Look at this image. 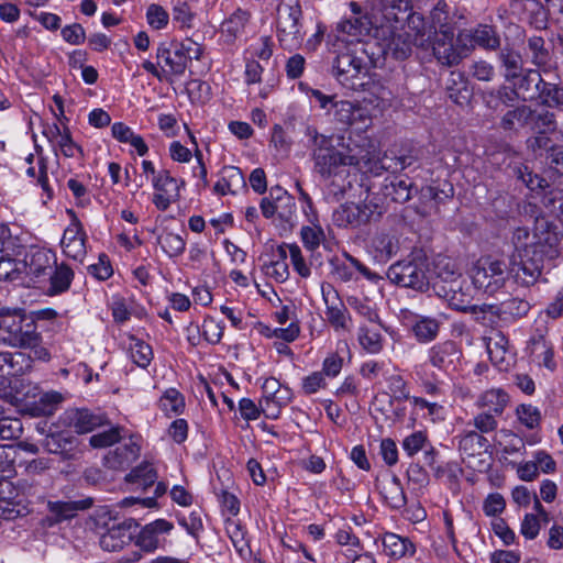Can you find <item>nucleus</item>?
Returning <instances> with one entry per match:
<instances>
[{"label":"nucleus","mask_w":563,"mask_h":563,"mask_svg":"<svg viewBox=\"0 0 563 563\" xmlns=\"http://www.w3.org/2000/svg\"><path fill=\"white\" fill-rule=\"evenodd\" d=\"M0 342L12 347H36L42 342L36 324L29 321L24 310L0 308Z\"/></svg>","instance_id":"f257e3e1"},{"label":"nucleus","mask_w":563,"mask_h":563,"mask_svg":"<svg viewBox=\"0 0 563 563\" xmlns=\"http://www.w3.org/2000/svg\"><path fill=\"white\" fill-rule=\"evenodd\" d=\"M387 277L393 284L424 292L431 284L429 260L423 251L416 250L406 258L390 265Z\"/></svg>","instance_id":"f03ea898"},{"label":"nucleus","mask_w":563,"mask_h":563,"mask_svg":"<svg viewBox=\"0 0 563 563\" xmlns=\"http://www.w3.org/2000/svg\"><path fill=\"white\" fill-rule=\"evenodd\" d=\"M202 47L191 41L165 44L162 43L156 49V59L158 66H163L165 71V81L173 82L174 78L184 76L188 65L192 59H200Z\"/></svg>","instance_id":"7ed1b4c3"},{"label":"nucleus","mask_w":563,"mask_h":563,"mask_svg":"<svg viewBox=\"0 0 563 563\" xmlns=\"http://www.w3.org/2000/svg\"><path fill=\"white\" fill-rule=\"evenodd\" d=\"M470 275L475 288L494 295L505 286L509 272L505 262L488 256L477 260Z\"/></svg>","instance_id":"20e7f679"},{"label":"nucleus","mask_w":563,"mask_h":563,"mask_svg":"<svg viewBox=\"0 0 563 563\" xmlns=\"http://www.w3.org/2000/svg\"><path fill=\"white\" fill-rule=\"evenodd\" d=\"M404 27L389 24L373 29V36L385 59L404 60L411 55V35Z\"/></svg>","instance_id":"39448f33"},{"label":"nucleus","mask_w":563,"mask_h":563,"mask_svg":"<svg viewBox=\"0 0 563 563\" xmlns=\"http://www.w3.org/2000/svg\"><path fill=\"white\" fill-rule=\"evenodd\" d=\"M277 33L283 48L292 51L298 48L303 41L302 11L298 2L282 3L277 10Z\"/></svg>","instance_id":"423d86ee"},{"label":"nucleus","mask_w":563,"mask_h":563,"mask_svg":"<svg viewBox=\"0 0 563 563\" xmlns=\"http://www.w3.org/2000/svg\"><path fill=\"white\" fill-rule=\"evenodd\" d=\"M368 63L351 52L339 54L332 64V75L341 86L350 90L363 87L369 71Z\"/></svg>","instance_id":"0eeeda50"},{"label":"nucleus","mask_w":563,"mask_h":563,"mask_svg":"<svg viewBox=\"0 0 563 563\" xmlns=\"http://www.w3.org/2000/svg\"><path fill=\"white\" fill-rule=\"evenodd\" d=\"M433 55L437 60L448 67L455 66L465 58L470 52L468 45L454 40V31L451 26L442 25L435 33L432 45Z\"/></svg>","instance_id":"6e6552de"},{"label":"nucleus","mask_w":563,"mask_h":563,"mask_svg":"<svg viewBox=\"0 0 563 563\" xmlns=\"http://www.w3.org/2000/svg\"><path fill=\"white\" fill-rule=\"evenodd\" d=\"M372 27L394 24L405 26L410 15L411 0H369Z\"/></svg>","instance_id":"1a4fd4ad"},{"label":"nucleus","mask_w":563,"mask_h":563,"mask_svg":"<svg viewBox=\"0 0 563 563\" xmlns=\"http://www.w3.org/2000/svg\"><path fill=\"white\" fill-rule=\"evenodd\" d=\"M512 243L517 255L526 253V251L536 253H539V251L554 252L558 236L550 230L549 225H547V229L542 225L537 227L533 233H530L527 228H518L512 234Z\"/></svg>","instance_id":"9d476101"},{"label":"nucleus","mask_w":563,"mask_h":563,"mask_svg":"<svg viewBox=\"0 0 563 563\" xmlns=\"http://www.w3.org/2000/svg\"><path fill=\"white\" fill-rule=\"evenodd\" d=\"M552 253L544 251L520 253L517 255L519 261L515 260L508 272L517 284L526 287L534 285L541 276L545 256Z\"/></svg>","instance_id":"9b49d317"},{"label":"nucleus","mask_w":563,"mask_h":563,"mask_svg":"<svg viewBox=\"0 0 563 563\" xmlns=\"http://www.w3.org/2000/svg\"><path fill=\"white\" fill-rule=\"evenodd\" d=\"M56 262L57 256L53 251L31 246L22 261L23 273L34 283L46 280Z\"/></svg>","instance_id":"f8f14e48"},{"label":"nucleus","mask_w":563,"mask_h":563,"mask_svg":"<svg viewBox=\"0 0 563 563\" xmlns=\"http://www.w3.org/2000/svg\"><path fill=\"white\" fill-rule=\"evenodd\" d=\"M461 357L462 352L456 342L452 340L439 342L428 351L429 364L445 374L457 369Z\"/></svg>","instance_id":"ddd939ff"},{"label":"nucleus","mask_w":563,"mask_h":563,"mask_svg":"<svg viewBox=\"0 0 563 563\" xmlns=\"http://www.w3.org/2000/svg\"><path fill=\"white\" fill-rule=\"evenodd\" d=\"M377 209L376 205L363 203H344L334 210L332 214L333 223L340 228H357L368 222Z\"/></svg>","instance_id":"4468645a"},{"label":"nucleus","mask_w":563,"mask_h":563,"mask_svg":"<svg viewBox=\"0 0 563 563\" xmlns=\"http://www.w3.org/2000/svg\"><path fill=\"white\" fill-rule=\"evenodd\" d=\"M152 185L156 190L153 196V203L158 210L165 211L172 202L178 199L180 185H184V181L179 184L169 170L162 169L152 178Z\"/></svg>","instance_id":"2eb2a0df"},{"label":"nucleus","mask_w":563,"mask_h":563,"mask_svg":"<svg viewBox=\"0 0 563 563\" xmlns=\"http://www.w3.org/2000/svg\"><path fill=\"white\" fill-rule=\"evenodd\" d=\"M334 120L343 126H356L367 129L372 122L368 110L358 103L349 100H340L333 103Z\"/></svg>","instance_id":"dca6fc26"},{"label":"nucleus","mask_w":563,"mask_h":563,"mask_svg":"<svg viewBox=\"0 0 563 563\" xmlns=\"http://www.w3.org/2000/svg\"><path fill=\"white\" fill-rule=\"evenodd\" d=\"M322 298L325 303V316L329 323L338 330H347L349 312L339 297L336 289L329 283L321 285Z\"/></svg>","instance_id":"f3484780"},{"label":"nucleus","mask_w":563,"mask_h":563,"mask_svg":"<svg viewBox=\"0 0 563 563\" xmlns=\"http://www.w3.org/2000/svg\"><path fill=\"white\" fill-rule=\"evenodd\" d=\"M311 156L314 163V172L324 179L335 175L340 166H345L342 151L334 147L332 140L327 145L313 150Z\"/></svg>","instance_id":"a211bd4d"},{"label":"nucleus","mask_w":563,"mask_h":563,"mask_svg":"<svg viewBox=\"0 0 563 563\" xmlns=\"http://www.w3.org/2000/svg\"><path fill=\"white\" fill-rule=\"evenodd\" d=\"M63 420L66 424L74 428L77 433L92 432L95 429L109 423L104 413L92 412L85 408L66 410Z\"/></svg>","instance_id":"6ab92c4d"},{"label":"nucleus","mask_w":563,"mask_h":563,"mask_svg":"<svg viewBox=\"0 0 563 563\" xmlns=\"http://www.w3.org/2000/svg\"><path fill=\"white\" fill-rule=\"evenodd\" d=\"M132 528H136L134 520L129 519L113 522L100 537V547L110 552L119 551L130 544L133 538Z\"/></svg>","instance_id":"aec40b11"},{"label":"nucleus","mask_w":563,"mask_h":563,"mask_svg":"<svg viewBox=\"0 0 563 563\" xmlns=\"http://www.w3.org/2000/svg\"><path fill=\"white\" fill-rule=\"evenodd\" d=\"M174 528V525L166 519H156L145 525L136 537V545L145 552H153L161 548L165 541L162 538L168 534Z\"/></svg>","instance_id":"412c9836"},{"label":"nucleus","mask_w":563,"mask_h":563,"mask_svg":"<svg viewBox=\"0 0 563 563\" xmlns=\"http://www.w3.org/2000/svg\"><path fill=\"white\" fill-rule=\"evenodd\" d=\"M91 498L68 501H48L46 520L49 526L74 518L78 511L87 510L92 506Z\"/></svg>","instance_id":"4be33fe9"},{"label":"nucleus","mask_w":563,"mask_h":563,"mask_svg":"<svg viewBox=\"0 0 563 563\" xmlns=\"http://www.w3.org/2000/svg\"><path fill=\"white\" fill-rule=\"evenodd\" d=\"M464 41L470 48L477 45L485 49L495 51L500 45L498 32L494 26L487 24H479L470 32H460L457 42L464 43Z\"/></svg>","instance_id":"5701e85b"},{"label":"nucleus","mask_w":563,"mask_h":563,"mask_svg":"<svg viewBox=\"0 0 563 563\" xmlns=\"http://www.w3.org/2000/svg\"><path fill=\"white\" fill-rule=\"evenodd\" d=\"M86 233L81 223L75 218L65 229L60 245L66 256L73 260H81L86 255Z\"/></svg>","instance_id":"b1692460"},{"label":"nucleus","mask_w":563,"mask_h":563,"mask_svg":"<svg viewBox=\"0 0 563 563\" xmlns=\"http://www.w3.org/2000/svg\"><path fill=\"white\" fill-rule=\"evenodd\" d=\"M487 352L492 363L500 371H507L514 361V354L509 350V341L506 335L500 332H494L487 339Z\"/></svg>","instance_id":"393cba45"},{"label":"nucleus","mask_w":563,"mask_h":563,"mask_svg":"<svg viewBox=\"0 0 563 563\" xmlns=\"http://www.w3.org/2000/svg\"><path fill=\"white\" fill-rule=\"evenodd\" d=\"M511 84L514 92L517 93V100L527 101L539 95L543 79L538 70L523 69L515 80H507Z\"/></svg>","instance_id":"a878e982"},{"label":"nucleus","mask_w":563,"mask_h":563,"mask_svg":"<svg viewBox=\"0 0 563 563\" xmlns=\"http://www.w3.org/2000/svg\"><path fill=\"white\" fill-rule=\"evenodd\" d=\"M464 279L451 280L450 287L445 284H432L435 295L444 299L448 305L459 311L467 308L470 302L468 294L463 291Z\"/></svg>","instance_id":"bb28decb"},{"label":"nucleus","mask_w":563,"mask_h":563,"mask_svg":"<svg viewBox=\"0 0 563 563\" xmlns=\"http://www.w3.org/2000/svg\"><path fill=\"white\" fill-rule=\"evenodd\" d=\"M31 367L32 358L23 352H0V376H20Z\"/></svg>","instance_id":"cd10ccee"},{"label":"nucleus","mask_w":563,"mask_h":563,"mask_svg":"<svg viewBox=\"0 0 563 563\" xmlns=\"http://www.w3.org/2000/svg\"><path fill=\"white\" fill-rule=\"evenodd\" d=\"M380 495L385 503L394 510H399L407 504L404 487L396 475H391L388 479L382 482Z\"/></svg>","instance_id":"c85d7f7f"},{"label":"nucleus","mask_w":563,"mask_h":563,"mask_svg":"<svg viewBox=\"0 0 563 563\" xmlns=\"http://www.w3.org/2000/svg\"><path fill=\"white\" fill-rule=\"evenodd\" d=\"M74 279L73 269L65 263L55 264L53 272L46 277L49 282L47 294L51 296L67 291Z\"/></svg>","instance_id":"c756f323"},{"label":"nucleus","mask_w":563,"mask_h":563,"mask_svg":"<svg viewBox=\"0 0 563 563\" xmlns=\"http://www.w3.org/2000/svg\"><path fill=\"white\" fill-rule=\"evenodd\" d=\"M482 99L489 109L497 110L500 106L511 107L517 101V93L511 86L500 85L483 91Z\"/></svg>","instance_id":"7c9ffc66"},{"label":"nucleus","mask_w":563,"mask_h":563,"mask_svg":"<svg viewBox=\"0 0 563 563\" xmlns=\"http://www.w3.org/2000/svg\"><path fill=\"white\" fill-rule=\"evenodd\" d=\"M533 110L528 106H519L507 111L500 119V126L506 131H517L518 129H529Z\"/></svg>","instance_id":"2f4dec72"},{"label":"nucleus","mask_w":563,"mask_h":563,"mask_svg":"<svg viewBox=\"0 0 563 563\" xmlns=\"http://www.w3.org/2000/svg\"><path fill=\"white\" fill-rule=\"evenodd\" d=\"M384 553L393 559H401L406 554H413L415 547L407 538L396 533H385L382 539Z\"/></svg>","instance_id":"473e14b6"},{"label":"nucleus","mask_w":563,"mask_h":563,"mask_svg":"<svg viewBox=\"0 0 563 563\" xmlns=\"http://www.w3.org/2000/svg\"><path fill=\"white\" fill-rule=\"evenodd\" d=\"M488 440L475 430L466 431L459 440V450L463 455L474 457L487 451Z\"/></svg>","instance_id":"72a5a7b5"},{"label":"nucleus","mask_w":563,"mask_h":563,"mask_svg":"<svg viewBox=\"0 0 563 563\" xmlns=\"http://www.w3.org/2000/svg\"><path fill=\"white\" fill-rule=\"evenodd\" d=\"M287 252L285 245H279L274 254V258L263 266L265 275L274 278L277 283H284L289 277Z\"/></svg>","instance_id":"f704fd0d"},{"label":"nucleus","mask_w":563,"mask_h":563,"mask_svg":"<svg viewBox=\"0 0 563 563\" xmlns=\"http://www.w3.org/2000/svg\"><path fill=\"white\" fill-rule=\"evenodd\" d=\"M498 60L504 69L505 80H515L523 70L521 55L509 47H504L498 54Z\"/></svg>","instance_id":"c9c22d12"},{"label":"nucleus","mask_w":563,"mask_h":563,"mask_svg":"<svg viewBox=\"0 0 563 563\" xmlns=\"http://www.w3.org/2000/svg\"><path fill=\"white\" fill-rule=\"evenodd\" d=\"M372 246L380 261H388L398 253L399 241L394 234L380 231L374 235Z\"/></svg>","instance_id":"e433bc0d"},{"label":"nucleus","mask_w":563,"mask_h":563,"mask_svg":"<svg viewBox=\"0 0 563 563\" xmlns=\"http://www.w3.org/2000/svg\"><path fill=\"white\" fill-rule=\"evenodd\" d=\"M365 78L363 87L358 88L357 91L367 92L376 100H380L383 102L391 100V90L379 75L371 73L369 70Z\"/></svg>","instance_id":"4c0bfd02"},{"label":"nucleus","mask_w":563,"mask_h":563,"mask_svg":"<svg viewBox=\"0 0 563 563\" xmlns=\"http://www.w3.org/2000/svg\"><path fill=\"white\" fill-rule=\"evenodd\" d=\"M45 450L52 454H59L64 460H73L76 456L74 440L63 434H51L44 439Z\"/></svg>","instance_id":"58836bf2"},{"label":"nucleus","mask_w":563,"mask_h":563,"mask_svg":"<svg viewBox=\"0 0 563 563\" xmlns=\"http://www.w3.org/2000/svg\"><path fill=\"white\" fill-rule=\"evenodd\" d=\"M378 323L361 325L358 329V342L361 346L371 354H377L383 350V336Z\"/></svg>","instance_id":"ea45409f"},{"label":"nucleus","mask_w":563,"mask_h":563,"mask_svg":"<svg viewBox=\"0 0 563 563\" xmlns=\"http://www.w3.org/2000/svg\"><path fill=\"white\" fill-rule=\"evenodd\" d=\"M342 157L345 166H362L371 161V152L365 145H360L349 137L346 144H342Z\"/></svg>","instance_id":"a19ab883"},{"label":"nucleus","mask_w":563,"mask_h":563,"mask_svg":"<svg viewBox=\"0 0 563 563\" xmlns=\"http://www.w3.org/2000/svg\"><path fill=\"white\" fill-rule=\"evenodd\" d=\"M412 183L409 179L394 177L384 187V194L398 203L407 202L412 196Z\"/></svg>","instance_id":"79ce46f5"},{"label":"nucleus","mask_w":563,"mask_h":563,"mask_svg":"<svg viewBox=\"0 0 563 563\" xmlns=\"http://www.w3.org/2000/svg\"><path fill=\"white\" fill-rule=\"evenodd\" d=\"M508 402V395L501 389H489L481 395L476 405L487 411L501 415Z\"/></svg>","instance_id":"37998d69"},{"label":"nucleus","mask_w":563,"mask_h":563,"mask_svg":"<svg viewBox=\"0 0 563 563\" xmlns=\"http://www.w3.org/2000/svg\"><path fill=\"white\" fill-rule=\"evenodd\" d=\"M250 12L243 9H236L223 23L222 32L232 40L236 38L244 32L245 25L250 20Z\"/></svg>","instance_id":"c03bdc74"},{"label":"nucleus","mask_w":563,"mask_h":563,"mask_svg":"<svg viewBox=\"0 0 563 563\" xmlns=\"http://www.w3.org/2000/svg\"><path fill=\"white\" fill-rule=\"evenodd\" d=\"M126 482L137 485L143 489L152 486L157 479L156 470L150 463H142L133 468L125 477Z\"/></svg>","instance_id":"a18cd8bd"},{"label":"nucleus","mask_w":563,"mask_h":563,"mask_svg":"<svg viewBox=\"0 0 563 563\" xmlns=\"http://www.w3.org/2000/svg\"><path fill=\"white\" fill-rule=\"evenodd\" d=\"M130 356L139 367L146 368L153 360V350L150 344L135 336L130 338Z\"/></svg>","instance_id":"49530a36"},{"label":"nucleus","mask_w":563,"mask_h":563,"mask_svg":"<svg viewBox=\"0 0 563 563\" xmlns=\"http://www.w3.org/2000/svg\"><path fill=\"white\" fill-rule=\"evenodd\" d=\"M163 252L169 257L180 256L186 249V241L180 235L173 232H165L157 238Z\"/></svg>","instance_id":"de8ad7c7"},{"label":"nucleus","mask_w":563,"mask_h":563,"mask_svg":"<svg viewBox=\"0 0 563 563\" xmlns=\"http://www.w3.org/2000/svg\"><path fill=\"white\" fill-rule=\"evenodd\" d=\"M440 323L437 319L421 317L412 327V331L419 342H430L439 333Z\"/></svg>","instance_id":"09e8293b"},{"label":"nucleus","mask_w":563,"mask_h":563,"mask_svg":"<svg viewBox=\"0 0 563 563\" xmlns=\"http://www.w3.org/2000/svg\"><path fill=\"white\" fill-rule=\"evenodd\" d=\"M529 130L539 134H547L548 132L555 130L554 114L549 111H536L529 124Z\"/></svg>","instance_id":"8fccbe9b"},{"label":"nucleus","mask_w":563,"mask_h":563,"mask_svg":"<svg viewBox=\"0 0 563 563\" xmlns=\"http://www.w3.org/2000/svg\"><path fill=\"white\" fill-rule=\"evenodd\" d=\"M23 274L22 262L10 257L9 252L0 255V280H15Z\"/></svg>","instance_id":"3c124183"},{"label":"nucleus","mask_w":563,"mask_h":563,"mask_svg":"<svg viewBox=\"0 0 563 563\" xmlns=\"http://www.w3.org/2000/svg\"><path fill=\"white\" fill-rule=\"evenodd\" d=\"M159 406L166 413H180L185 408L181 394L175 388L167 389L159 399Z\"/></svg>","instance_id":"603ef678"},{"label":"nucleus","mask_w":563,"mask_h":563,"mask_svg":"<svg viewBox=\"0 0 563 563\" xmlns=\"http://www.w3.org/2000/svg\"><path fill=\"white\" fill-rule=\"evenodd\" d=\"M549 107L563 108V88L543 80L538 95Z\"/></svg>","instance_id":"864d4df0"},{"label":"nucleus","mask_w":563,"mask_h":563,"mask_svg":"<svg viewBox=\"0 0 563 563\" xmlns=\"http://www.w3.org/2000/svg\"><path fill=\"white\" fill-rule=\"evenodd\" d=\"M530 308L531 306L527 300L511 298L500 303L498 312L511 318H522L529 312Z\"/></svg>","instance_id":"5fc2aeb1"},{"label":"nucleus","mask_w":563,"mask_h":563,"mask_svg":"<svg viewBox=\"0 0 563 563\" xmlns=\"http://www.w3.org/2000/svg\"><path fill=\"white\" fill-rule=\"evenodd\" d=\"M499 415H495L490 411H483L474 416L473 420L468 422V424L475 428L481 434L494 432L498 427L497 417Z\"/></svg>","instance_id":"6e6d98bb"},{"label":"nucleus","mask_w":563,"mask_h":563,"mask_svg":"<svg viewBox=\"0 0 563 563\" xmlns=\"http://www.w3.org/2000/svg\"><path fill=\"white\" fill-rule=\"evenodd\" d=\"M300 236L305 247L309 251H314L323 241L324 232L319 225H305L300 230Z\"/></svg>","instance_id":"4d7b16f0"},{"label":"nucleus","mask_w":563,"mask_h":563,"mask_svg":"<svg viewBox=\"0 0 563 563\" xmlns=\"http://www.w3.org/2000/svg\"><path fill=\"white\" fill-rule=\"evenodd\" d=\"M516 415L519 421L525 424L528 429H534L539 427L541 420L540 410L532 405H520L516 409Z\"/></svg>","instance_id":"13d9d810"},{"label":"nucleus","mask_w":563,"mask_h":563,"mask_svg":"<svg viewBox=\"0 0 563 563\" xmlns=\"http://www.w3.org/2000/svg\"><path fill=\"white\" fill-rule=\"evenodd\" d=\"M22 422L18 418L0 417V440H14L22 434Z\"/></svg>","instance_id":"bf43d9fd"},{"label":"nucleus","mask_w":563,"mask_h":563,"mask_svg":"<svg viewBox=\"0 0 563 563\" xmlns=\"http://www.w3.org/2000/svg\"><path fill=\"white\" fill-rule=\"evenodd\" d=\"M146 20L151 27L162 30L168 24L169 14L162 5L152 3L147 7Z\"/></svg>","instance_id":"052dcab7"},{"label":"nucleus","mask_w":563,"mask_h":563,"mask_svg":"<svg viewBox=\"0 0 563 563\" xmlns=\"http://www.w3.org/2000/svg\"><path fill=\"white\" fill-rule=\"evenodd\" d=\"M544 43L545 42L541 36H532L528 40L531 60L537 66L545 65L549 60V52L545 48Z\"/></svg>","instance_id":"680f3d73"},{"label":"nucleus","mask_w":563,"mask_h":563,"mask_svg":"<svg viewBox=\"0 0 563 563\" xmlns=\"http://www.w3.org/2000/svg\"><path fill=\"white\" fill-rule=\"evenodd\" d=\"M514 172L517 178L531 190L542 189L548 186L547 180L541 178L539 175L533 174L528 166H518Z\"/></svg>","instance_id":"e2e57ef3"},{"label":"nucleus","mask_w":563,"mask_h":563,"mask_svg":"<svg viewBox=\"0 0 563 563\" xmlns=\"http://www.w3.org/2000/svg\"><path fill=\"white\" fill-rule=\"evenodd\" d=\"M224 327L213 318L208 317L203 320L201 332L203 339L210 344H217L223 336Z\"/></svg>","instance_id":"0e129e2a"},{"label":"nucleus","mask_w":563,"mask_h":563,"mask_svg":"<svg viewBox=\"0 0 563 563\" xmlns=\"http://www.w3.org/2000/svg\"><path fill=\"white\" fill-rule=\"evenodd\" d=\"M220 175L224 176V180H228L234 195L238 194L239 190L246 188L244 175L239 167L224 166L221 169Z\"/></svg>","instance_id":"69168bd1"},{"label":"nucleus","mask_w":563,"mask_h":563,"mask_svg":"<svg viewBox=\"0 0 563 563\" xmlns=\"http://www.w3.org/2000/svg\"><path fill=\"white\" fill-rule=\"evenodd\" d=\"M120 434L118 428H111L107 431L93 434L89 439V443L92 448L101 449L113 445L119 442Z\"/></svg>","instance_id":"338daca9"},{"label":"nucleus","mask_w":563,"mask_h":563,"mask_svg":"<svg viewBox=\"0 0 563 563\" xmlns=\"http://www.w3.org/2000/svg\"><path fill=\"white\" fill-rule=\"evenodd\" d=\"M426 442V433L422 431H416L404 439L402 449L408 456H413L424 448Z\"/></svg>","instance_id":"774afa93"}]
</instances>
